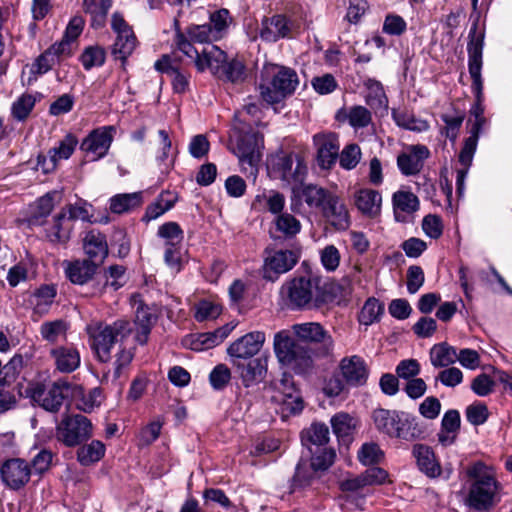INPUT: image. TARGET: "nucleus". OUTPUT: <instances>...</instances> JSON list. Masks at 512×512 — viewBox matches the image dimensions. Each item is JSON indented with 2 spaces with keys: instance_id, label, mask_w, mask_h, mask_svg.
<instances>
[{
  "instance_id": "nucleus-1",
  "label": "nucleus",
  "mask_w": 512,
  "mask_h": 512,
  "mask_svg": "<svg viewBox=\"0 0 512 512\" xmlns=\"http://www.w3.org/2000/svg\"><path fill=\"white\" fill-rule=\"evenodd\" d=\"M285 305L291 310L319 309L332 302L334 296L321 286L318 276H300L286 281L280 289Z\"/></svg>"
},
{
  "instance_id": "nucleus-2",
  "label": "nucleus",
  "mask_w": 512,
  "mask_h": 512,
  "mask_svg": "<svg viewBox=\"0 0 512 512\" xmlns=\"http://www.w3.org/2000/svg\"><path fill=\"white\" fill-rule=\"evenodd\" d=\"M85 331L95 358L99 362L108 363L112 359L113 349L117 345L121 347L132 333V326L124 319H117L112 323L96 320L88 323Z\"/></svg>"
},
{
  "instance_id": "nucleus-3",
  "label": "nucleus",
  "mask_w": 512,
  "mask_h": 512,
  "mask_svg": "<svg viewBox=\"0 0 512 512\" xmlns=\"http://www.w3.org/2000/svg\"><path fill=\"white\" fill-rule=\"evenodd\" d=\"M372 419L376 429L391 438L412 442L424 433L417 418L404 411L377 408Z\"/></svg>"
},
{
  "instance_id": "nucleus-4",
  "label": "nucleus",
  "mask_w": 512,
  "mask_h": 512,
  "mask_svg": "<svg viewBox=\"0 0 512 512\" xmlns=\"http://www.w3.org/2000/svg\"><path fill=\"white\" fill-rule=\"evenodd\" d=\"M196 69L199 72L209 70L218 80L232 84H241L247 78L244 62L236 57L229 58L217 46H211L201 58H197Z\"/></svg>"
},
{
  "instance_id": "nucleus-5",
  "label": "nucleus",
  "mask_w": 512,
  "mask_h": 512,
  "mask_svg": "<svg viewBox=\"0 0 512 512\" xmlns=\"http://www.w3.org/2000/svg\"><path fill=\"white\" fill-rule=\"evenodd\" d=\"M273 348L278 361L296 374H309L314 369L313 351L295 341L286 330L274 336Z\"/></svg>"
},
{
  "instance_id": "nucleus-6",
  "label": "nucleus",
  "mask_w": 512,
  "mask_h": 512,
  "mask_svg": "<svg viewBox=\"0 0 512 512\" xmlns=\"http://www.w3.org/2000/svg\"><path fill=\"white\" fill-rule=\"evenodd\" d=\"M469 41L467 44L468 70L472 79L471 89L475 95L476 102L470 110L474 118L484 117V108L481 104L483 96V80L481 70L483 65L484 30L479 29L475 22L470 28Z\"/></svg>"
},
{
  "instance_id": "nucleus-7",
  "label": "nucleus",
  "mask_w": 512,
  "mask_h": 512,
  "mask_svg": "<svg viewBox=\"0 0 512 512\" xmlns=\"http://www.w3.org/2000/svg\"><path fill=\"white\" fill-rule=\"evenodd\" d=\"M70 389L66 381L43 383L30 382L25 390L27 397L44 410L56 413L63 405L64 399Z\"/></svg>"
},
{
  "instance_id": "nucleus-8",
  "label": "nucleus",
  "mask_w": 512,
  "mask_h": 512,
  "mask_svg": "<svg viewBox=\"0 0 512 512\" xmlns=\"http://www.w3.org/2000/svg\"><path fill=\"white\" fill-rule=\"evenodd\" d=\"M298 342L315 344L318 347L313 350L314 356L326 358L333 354L334 340L331 334L318 322H306L292 326Z\"/></svg>"
},
{
  "instance_id": "nucleus-9",
  "label": "nucleus",
  "mask_w": 512,
  "mask_h": 512,
  "mask_svg": "<svg viewBox=\"0 0 512 512\" xmlns=\"http://www.w3.org/2000/svg\"><path fill=\"white\" fill-rule=\"evenodd\" d=\"M92 436V423L84 415H66L56 426V438L67 447H75Z\"/></svg>"
},
{
  "instance_id": "nucleus-10",
  "label": "nucleus",
  "mask_w": 512,
  "mask_h": 512,
  "mask_svg": "<svg viewBox=\"0 0 512 512\" xmlns=\"http://www.w3.org/2000/svg\"><path fill=\"white\" fill-rule=\"evenodd\" d=\"M271 85L272 88L260 85L261 97L268 104L279 103L283 98L295 91L298 85L297 73L291 68L281 67L274 74Z\"/></svg>"
},
{
  "instance_id": "nucleus-11",
  "label": "nucleus",
  "mask_w": 512,
  "mask_h": 512,
  "mask_svg": "<svg viewBox=\"0 0 512 512\" xmlns=\"http://www.w3.org/2000/svg\"><path fill=\"white\" fill-rule=\"evenodd\" d=\"M273 170L288 184H301L307 174L304 159L296 153H277L272 160Z\"/></svg>"
},
{
  "instance_id": "nucleus-12",
  "label": "nucleus",
  "mask_w": 512,
  "mask_h": 512,
  "mask_svg": "<svg viewBox=\"0 0 512 512\" xmlns=\"http://www.w3.org/2000/svg\"><path fill=\"white\" fill-rule=\"evenodd\" d=\"M313 146L316 150V161L323 170L331 169L339 156V137L336 133L326 131L319 132L312 137Z\"/></svg>"
},
{
  "instance_id": "nucleus-13",
  "label": "nucleus",
  "mask_w": 512,
  "mask_h": 512,
  "mask_svg": "<svg viewBox=\"0 0 512 512\" xmlns=\"http://www.w3.org/2000/svg\"><path fill=\"white\" fill-rule=\"evenodd\" d=\"M154 68L170 78L174 93L184 94L189 90L191 74L178 59L164 54L155 62Z\"/></svg>"
},
{
  "instance_id": "nucleus-14",
  "label": "nucleus",
  "mask_w": 512,
  "mask_h": 512,
  "mask_svg": "<svg viewBox=\"0 0 512 512\" xmlns=\"http://www.w3.org/2000/svg\"><path fill=\"white\" fill-rule=\"evenodd\" d=\"M115 134L116 127L113 125L96 128L83 139L80 149L91 154L92 160H99L107 155Z\"/></svg>"
},
{
  "instance_id": "nucleus-15",
  "label": "nucleus",
  "mask_w": 512,
  "mask_h": 512,
  "mask_svg": "<svg viewBox=\"0 0 512 512\" xmlns=\"http://www.w3.org/2000/svg\"><path fill=\"white\" fill-rule=\"evenodd\" d=\"M263 138L258 133H247L237 139L234 153L242 166L248 165L251 174H256L257 166L261 160V146Z\"/></svg>"
},
{
  "instance_id": "nucleus-16",
  "label": "nucleus",
  "mask_w": 512,
  "mask_h": 512,
  "mask_svg": "<svg viewBox=\"0 0 512 512\" xmlns=\"http://www.w3.org/2000/svg\"><path fill=\"white\" fill-rule=\"evenodd\" d=\"M265 340L264 332H249L232 342L227 348V354L230 356L232 363L251 359L261 350Z\"/></svg>"
},
{
  "instance_id": "nucleus-17",
  "label": "nucleus",
  "mask_w": 512,
  "mask_h": 512,
  "mask_svg": "<svg viewBox=\"0 0 512 512\" xmlns=\"http://www.w3.org/2000/svg\"><path fill=\"white\" fill-rule=\"evenodd\" d=\"M263 264V278L275 281L281 274L290 271L298 261L297 255L291 250L267 251Z\"/></svg>"
},
{
  "instance_id": "nucleus-18",
  "label": "nucleus",
  "mask_w": 512,
  "mask_h": 512,
  "mask_svg": "<svg viewBox=\"0 0 512 512\" xmlns=\"http://www.w3.org/2000/svg\"><path fill=\"white\" fill-rule=\"evenodd\" d=\"M430 155L429 148L423 144L408 145L397 156V167L405 176L417 175Z\"/></svg>"
},
{
  "instance_id": "nucleus-19",
  "label": "nucleus",
  "mask_w": 512,
  "mask_h": 512,
  "mask_svg": "<svg viewBox=\"0 0 512 512\" xmlns=\"http://www.w3.org/2000/svg\"><path fill=\"white\" fill-rule=\"evenodd\" d=\"M3 483L13 490H19L30 480L31 468L27 461L21 458L6 460L0 468Z\"/></svg>"
},
{
  "instance_id": "nucleus-20",
  "label": "nucleus",
  "mask_w": 512,
  "mask_h": 512,
  "mask_svg": "<svg viewBox=\"0 0 512 512\" xmlns=\"http://www.w3.org/2000/svg\"><path fill=\"white\" fill-rule=\"evenodd\" d=\"M339 370L350 387L364 386L368 380L369 368L365 360L358 355L346 356L340 360Z\"/></svg>"
},
{
  "instance_id": "nucleus-21",
  "label": "nucleus",
  "mask_w": 512,
  "mask_h": 512,
  "mask_svg": "<svg viewBox=\"0 0 512 512\" xmlns=\"http://www.w3.org/2000/svg\"><path fill=\"white\" fill-rule=\"evenodd\" d=\"M235 325L225 324L214 331L193 334L183 341L184 346L194 351H204L221 344L233 331Z\"/></svg>"
},
{
  "instance_id": "nucleus-22",
  "label": "nucleus",
  "mask_w": 512,
  "mask_h": 512,
  "mask_svg": "<svg viewBox=\"0 0 512 512\" xmlns=\"http://www.w3.org/2000/svg\"><path fill=\"white\" fill-rule=\"evenodd\" d=\"M292 26V21L283 14L265 17L261 22L260 38L265 42H276L283 38H289Z\"/></svg>"
},
{
  "instance_id": "nucleus-23",
  "label": "nucleus",
  "mask_w": 512,
  "mask_h": 512,
  "mask_svg": "<svg viewBox=\"0 0 512 512\" xmlns=\"http://www.w3.org/2000/svg\"><path fill=\"white\" fill-rule=\"evenodd\" d=\"M496 489V481L491 475L479 477L469 492V505L477 510L486 509L491 503Z\"/></svg>"
},
{
  "instance_id": "nucleus-24",
  "label": "nucleus",
  "mask_w": 512,
  "mask_h": 512,
  "mask_svg": "<svg viewBox=\"0 0 512 512\" xmlns=\"http://www.w3.org/2000/svg\"><path fill=\"white\" fill-rule=\"evenodd\" d=\"M55 369L60 373H72L81 363L79 350L73 345H59L49 351Z\"/></svg>"
},
{
  "instance_id": "nucleus-25",
  "label": "nucleus",
  "mask_w": 512,
  "mask_h": 512,
  "mask_svg": "<svg viewBox=\"0 0 512 512\" xmlns=\"http://www.w3.org/2000/svg\"><path fill=\"white\" fill-rule=\"evenodd\" d=\"M63 266L66 278L75 285L87 284L101 267L87 259L64 261Z\"/></svg>"
},
{
  "instance_id": "nucleus-26",
  "label": "nucleus",
  "mask_w": 512,
  "mask_h": 512,
  "mask_svg": "<svg viewBox=\"0 0 512 512\" xmlns=\"http://www.w3.org/2000/svg\"><path fill=\"white\" fill-rule=\"evenodd\" d=\"M83 250L87 260L102 266L109 253L105 234L98 230L88 231L83 238Z\"/></svg>"
},
{
  "instance_id": "nucleus-27",
  "label": "nucleus",
  "mask_w": 512,
  "mask_h": 512,
  "mask_svg": "<svg viewBox=\"0 0 512 512\" xmlns=\"http://www.w3.org/2000/svg\"><path fill=\"white\" fill-rule=\"evenodd\" d=\"M245 387L253 386L263 381L267 373V358L257 357L247 364L242 361L233 363Z\"/></svg>"
},
{
  "instance_id": "nucleus-28",
  "label": "nucleus",
  "mask_w": 512,
  "mask_h": 512,
  "mask_svg": "<svg viewBox=\"0 0 512 512\" xmlns=\"http://www.w3.org/2000/svg\"><path fill=\"white\" fill-rule=\"evenodd\" d=\"M323 217L337 230H346L350 225V217L345 204L332 194L321 209Z\"/></svg>"
},
{
  "instance_id": "nucleus-29",
  "label": "nucleus",
  "mask_w": 512,
  "mask_h": 512,
  "mask_svg": "<svg viewBox=\"0 0 512 512\" xmlns=\"http://www.w3.org/2000/svg\"><path fill=\"white\" fill-rule=\"evenodd\" d=\"M412 455L416 459L419 470L429 478H437L442 473L441 465L431 447L425 444H415Z\"/></svg>"
},
{
  "instance_id": "nucleus-30",
  "label": "nucleus",
  "mask_w": 512,
  "mask_h": 512,
  "mask_svg": "<svg viewBox=\"0 0 512 512\" xmlns=\"http://www.w3.org/2000/svg\"><path fill=\"white\" fill-rule=\"evenodd\" d=\"M74 229V224L66 219L65 214L59 212L50 223L45 225V237L53 244H66Z\"/></svg>"
},
{
  "instance_id": "nucleus-31",
  "label": "nucleus",
  "mask_w": 512,
  "mask_h": 512,
  "mask_svg": "<svg viewBox=\"0 0 512 512\" xmlns=\"http://www.w3.org/2000/svg\"><path fill=\"white\" fill-rule=\"evenodd\" d=\"M157 321V314L153 307L140 304L137 307L135 315V325L137 327L135 339L140 345L148 342L151 329Z\"/></svg>"
},
{
  "instance_id": "nucleus-32",
  "label": "nucleus",
  "mask_w": 512,
  "mask_h": 512,
  "mask_svg": "<svg viewBox=\"0 0 512 512\" xmlns=\"http://www.w3.org/2000/svg\"><path fill=\"white\" fill-rule=\"evenodd\" d=\"M392 204L395 219L399 222H404L406 216L416 212L420 205L419 199L414 193L404 190L396 191L393 194Z\"/></svg>"
},
{
  "instance_id": "nucleus-33",
  "label": "nucleus",
  "mask_w": 512,
  "mask_h": 512,
  "mask_svg": "<svg viewBox=\"0 0 512 512\" xmlns=\"http://www.w3.org/2000/svg\"><path fill=\"white\" fill-rule=\"evenodd\" d=\"M357 209L368 217H376L381 212L382 196L373 189H360L354 196Z\"/></svg>"
},
{
  "instance_id": "nucleus-34",
  "label": "nucleus",
  "mask_w": 512,
  "mask_h": 512,
  "mask_svg": "<svg viewBox=\"0 0 512 512\" xmlns=\"http://www.w3.org/2000/svg\"><path fill=\"white\" fill-rule=\"evenodd\" d=\"M56 296L57 289L53 284H44L35 289L29 299V303L33 307V313L39 317L47 314Z\"/></svg>"
},
{
  "instance_id": "nucleus-35",
  "label": "nucleus",
  "mask_w": 512,
  "mask_h": 512,
  "mask_svg": "<svg viewBox=\"0 0 512 512\" xmlns=\"http://www.w3.org/2000/svg\"><path fill=\"white\" fill-rule=\"evenodd\" d=\"M177 202V195L170 191L161 192L154 202L146 207L142 221L150 222L171 210Z\"/></svg>"
},
{
  "instance_id": "nucleus-36",
  "label": "nucleus",
  "mask_w": 512,
  "mask_h": 512,
  "mask_svg": "<svg viewBox=\"0 0 512 512\" xmlns=\"http://www.w3.org/2000/svg\"><path fill=\"white\" fill-rule=\"evenodd\" d=\"M336 120L339 122L347 121L354 129L367 127L372 121L371 112L364 106L356 105L348 110L340 109L336 113Z\"/></svg>"
},
{
  "instance_id": "nucleus-37",
  "label": "nucleus",
  "mask_w": 512,
  "mask_h": 512,
  "mask_svg": "<svg viewBox=\"0 0 512 512\" xmlns=\"http://www.w3.org/2000/svg\"><path fill=\"white\" fill-rule=\"evenodd\" d=\"M112 7V0H83V9L90 15L91 27L103 28L106 24L107 14Z\"/></svg>"
},
{
  "instance_id": "nucleus-38",
  "label": "nucleus",
  "mask_w": 512,
  "mask_h": 512,
  "mask_svg": "<svg viewBox=\"0 0 512 512\" xmlns=\"http://www.w3.org/2000/svg\"><path fill=\"white\" fill-rule=\"evenodd\" d=\"M486 123V118H474V121L470 128V135L464 140L463 147L460 151V160L464 163L469 164L473 160L474 154L477 149L478 140L480 133Z\"/></svg>"
},
{
  "instance_id": "nucleus-39",
  "label": "nucleus",
  "mask_w": 512,
  "mask_h": 512,
  "mask_svg": "<svg viewBox=\"0 0 512 512\" xmlns=\"http://www.w3.org/2000/svg\"><path fill=\"white\" fill-rule=\"evenodd\" d=\"M142 203V192L117 194L110 198L109 209L114 214H123L140 207Z\"/></svg>"
},
{
  "instance_id": "nucleus-40",
  "label": "nucleus",
  "mask_w": 512,
  "mask_h": 512,
  "mask_svg": "<svg viewBox=\"0 0 512 512\" xmlns=\"http://www.w3.org/2000/svg\"><path fill=\"white\" fill-rule=\"evenodd\" d=\"M430 362L435 368H444L457 362V350L447 342L437 343L430 349Z\"/></svg>"
},
{
  "instance_id": "nucleus-41",
  "label": "nucleus",
  "mask_w": 512,
  "mask_h": 512,
  "mask_svg": "<svg viewBox=\"0 0 512 512\" xmlns=\"http://www.w3.org/2000/svg\"><path fill=\"white\" fill-rule=\"evenodd\" d=\"M137 45L138 40L135 33L115 36V40L111 46V55L115 60H120L122 63H125L134 52Z\"/></svg>"
},
{
  "instance_id": "nucleus-42",
  "label": "nucleus",
  "mask_w": 512,
  "mask_h": 512,
  "mask_svg": "<svg viewBox=\"0 0 512 512\" xmlns=\"http://www.w3.org/2000/svg\"><path fill=\"white\" fill-rule=\"evenodd\" d=\"M364 86L367 89L365 101L372 109H387L388 98L385 94L381 82L368 78L364 81Z\"/></svg>"
},
{
  "instance_id": "nucleus-43",
  "label": "nucleus",
  "mask_w": 512,
  "mask_h": 512,
  "mask_svg": "<svg viewBox=\"0 0 512 512\" xmlns=\"http://www.w3.org/2000/svg\"><path fill=\"white\" fill-rule=\"evenodd\" d=\"M105 445L99 440H92L77 450V461L82 466H90L99 462L105 455Z\"/></svg>"
},
{
  "instance_id": "nucleus-44",
  "label": "nucleus",
  "mask_w": 512,
  "mask_h": 512,
  "mask_svg": "<svg viewBox=\"0 0 512 512\" xmlns=\"http://www.w3.org/2000/svg\"><path fill=\"white\" fill-rule=\"evenodd\" d=\"M157 237L163 240L165 248L182 246L184 231L174 221L165 222L158 227Z\"/></svg>"
},
{
  "instance_id": "nucleus-45",
  "label": "nucleus",
  "mask_w": 512,
  "mask_h": 512,
  "mask_svg": "<svg viewBox=\"0 0 512 512\" xmlns=\"http://www.w3.org/2000/svg\"><path fill=\"white\" fill-rule=\"evenodd\" d=\"M332 192L314 184H308L301 188V197L310 208L322 209L332 196Z\"/></svg>"
},
{
  "instance_id": "nucleus-46",
  "label": "nucleus",
  "mask_w": 512,
  "mask_h": 512,
  "mask_svg": "<svg viewBox=\"0 0 512 512\" xmlns=\"http://www.w3.org/2000/svg\"><path fill=\"white\" fill-rule=\"evenodd\" d=\"M303 445L323 446L329 441V428L324 423H312L311 426L301 433Z\"/></svg>"
},
{
  "instance_id": "nucleus-47",
  "label": "nucleus",
  "mask_w": 512,
  "mask_h": 512,
  "mask_svg": "<svg viewBox=\"0 0 512 512\" xmlns=\"http://www.w3.org/2000/svg\"><path fill=\"white\" fill-rule=\"evenodd\" d=\"M392 117L399 127L407 130L423 132L429 128L427 121L416 118L413 113L405 109H393Z\"/></svg>"
},
{
  "instance_id": "nucleus-48",
  "label": "nucleus",
  "mask_w": 512,
  "mask_h": 512,
  "mask_svg": "<svg viewBox=\"0 0 512 512\" xmlns=\"http://www.w3.org/2000/svg\"><path fill=\"white\" fill-rule=\"evenodd\" d=\"M383 313L384 304L375 297H370L365 301L358 315V321L362 325L369 326L379 322Z\"/></svg>"
},
{
  "instance_id": "nucleus-49",
  "label": "nucleus",
  "mask_w": 512,
  "mask_h": 512,
  "mask_svg": "<svg viewBox=\"0 0 512 512\" xmlns=\"http://www.w3.org/2000/svg\"><path fill=\"white\" fill-rule=\"evenodd\" d=\"M68 325L64 320L57 319L54 321L43 322L39 332L43 340L49 343H56L61 337L65 338Z\"/></svg>"
},
{
  "instance_id": "nucleus-50",
  "label": "nucleus",
  "mask_w": 512,
  "mask_h": 512,
  "mask_svg": "<svg viewBox=\"0 0 512 512\" xmlns=\"http://www.w3.org/2000/svg\"><path fill=\"white\" fill-rule=\"evenodd\" d=\"M231 22L230 12L222 8L210 14L209 23L207 24L210 26L216 39L220 40L227 34Z\"/></svg>"
},
{
  "instance_id": "nucleus-51",
  "label": "nucleus",
  "mask_w": 512,
  "mask_h": 512,
  "mask_svg": "<svg viewBox=\"0 0 512 512\" xmlns=\"http://www.w3.org/2000/svg\"><path fill=\"white\" fill-rule=\"evenodd\" d=\"M106 60V51L99 45L86 47L80 55V62L87 71L94 67H101Z\"/></svg>"
},
{
  "instance_id": "nucleus-52",
  "label": "nucleus",
  "mask_w": 512,
  "mask_h": 512,
  "mask_svg": "<svg viewBox=\"0 0 512 512\" xmlns=\"http://www.w3.org/2000/svg\"><path fill=\"white\" fill-rule=\"evenodd\" d=\"M175 37L174 43L179 51L188 56L189 58L194 59V64L196 65L197 58H201L204 55V52L209 48H205L199 53L193 46V41L187 36L186 32H182L179 28L178 21H175Z\"/></svg>"
},
{
  "instance_id": "nucleus-53",
  "label": "nucleus",
  "mask_w": 512,
  "mask_h": 512,
  "mask_svg": "<svg viewBox=\"0 0 512 512\" xmlns=\"http://www.w3.org/2000/svg\"><path fill=\"white\" fill-rule=\"evenodd\" d=\"M277 231L286 238H293L301 231L300 221L290 213L284 212L276 216L274 220Z\"/></svg>"
},
{
  "instance_id": "nucleus-54",
  "label": "nucleus",
  "mask_w": 512,
  "mask_h": 512,
  "mask_svg": "<svg viewBox=\"0 0 512 512\" xmlns=\"http://www.w3.org/2000/svg\"><path fill=\"white\" fill-rule=\"evenodd\" d=\"M90 205L83 199H79L75 203H69L61 209V213L65 214L67 220L74 224L76 220L90 221L91 215L89 212Z\"/></svg>"
},
{
  "instance_id": "nucleus-55",
  "label": "nucleus",
  "mask_w": 512,
  "mask_h": 512,
  "mask_svg": "<svg viewBox=\"0 0 512 512\" xmlns=\"http://www.w3.org/2000/svg\"><path fill=\"white\" fill-rule=\"evenodd\" d=\"M55 196L56 192H48L37 200L35 211L30 220L32 224H43L42 220L48 217L54 209Z\"/></svg>"
},
{
  "instance_id": "nucleus-56",
  "label": "nucleus",
  "mask_w": 512,
  "mask_h": 512,
  "mask_svg": "<svg viewBox=\"0 0 512 512\" xmlns=\"http://www.w3.org/2000/svg\"><path fill=\"white\" fill-rule=\"evenodd\" d=\"M55 64L56 61L54 60L53 56L50 54V52H47V50H45L31 64V76H29L28 82L31 83L32 81H35L37 79V76L49 72Z\"/></svg>"
},
{
  "instance_id": "nucleus-57",
  "label": "nucleus",
  "mask_w": 512,
  "mask_h": 512,
  "mask_svg": "<svg viewBox=\"0 0 512 512\" xmlns=\"http://www.w3.org/2000/svg\"><path fill=\"white\" fill-rule=\"evenodd\" d=\"M333 433L338 437L350 435L355 427L353 418L345 412L335 414L330 420Z\"/></svg>"
},
{
  "instance_id": "nucleus-58",
  "label": "nucleus",
  "mask_w": 512,
  "mask_h": 512,
  "mask_svg": "<svg viewBox=\"0 0 512 512\" xmlns=\"http://www.w3.org/2000/svg\"><path fill=\"white\" fill-rule=\"evenodd\" d=\"M358 460L363 465H375L382 461L384 453L376 443H365L358 451Z\"/></svg>"
},
{
  "instance_id": "nucleus-59",
  "label": "nucleus",
  "mask_w": 512,
  "mask_h": 512,
  "mask_svg": "<svg viewBox=\"0 0 512 512\" xmlns=\"http://www.w3.org/2000/svg\"><path fill=\"white\" fill-rule=\"evenodd\" d=\"M339 164L345 170L354 169L361 160V149L355 144L346 145L341 153L339 152Z\"/></svg>"
},
{
  "instance_id": "nucleus-60",
  "label": "nucleus",
  "mask_w": 512,
  "mask_h": 512,
  "mask_svg": "<svg viewBox=\"0 0 512 512\" xmlns=\"http://www.w3.org/2000/svg\"><path fill=\"white\" fill-rule=\"evenodd\" d=\"M185 32L187 36L195 43H211L213 41H217L214 36L210 26L205 23L201 25L191 24L186 27Z\"/></svg>"
},
{
  "instance_id": "nucleus-61",
  "label": "nucleus",
  "mask_w": 512,
  "mask_h": 512,
  "mask_svg": "<svg viewBox=\"0 0 512 512\" xmlns=\"http://www.w3.org/2000/svg\"><path fill=\"white\" fill-rule=\"evenodd\" d=\"M464 119L465 114L463 112L457 113L454 116L448 114L441 115V120L445 123L441 133L449 138L452 142H455Z\"/></svg>"
},
{
  "instance_id": "nucleus-62",
  "label": "nucleus",
  "mask_w": 512,
  "mask_h": 512,
  "mask_svg": "<svg viewBox=\"0 0 512 512\" xmlns=\"http://www.w3.org/2000/svg\"><path fill=\"white\" fill-rule=\"evenodd\" d=\"M194 318L198 322L216 319L221 314V307L211 301L201 300L195 307Z\"/></svg>"
},
{
  "instance_id": "nucleus-63",
  "label": "nucleus",
  "mask_w": 512,
  "mask_h": 512,
  "mask_svg": "<svg viewBox=\"0 0 512 512\" xmlns=\"http://www.w3.org/2000/svg\"><path fill=\"white\" fill-rule=\"evenodd\" d=\"M77 145V139L74 135L68 134L59 143L57 147L49 150V155L58 162L62 159H68L74 152Z\"/></svg>"
},
{
  "instance_id": "nucleus-64",
  "label": "nucleus",
  "mask_w": 512,
  "mask_h": 512,
  "mask_svg": "<svg viewBox=\"0 0 512 512\" xmlns=\"http://www.w3.org/2000/svg\"><path fill=\"white\" fill-rule=\"evenodd\" d=\"M336 453L333 449L323 448L313 452L311 468L313 471H325L334 463Z\"/></svg>"
}]
</instances>
